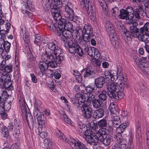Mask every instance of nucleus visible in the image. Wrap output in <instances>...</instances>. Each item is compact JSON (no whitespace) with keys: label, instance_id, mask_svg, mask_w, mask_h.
Returning a JSON list of instances; mask_svg holds the SVG:
<instances>
[{"label":"nucleus","instance_id":"38","mask_svg":"<svg viewBox=\"0 0 149 149\" xmlns=\"http://www.w3.org/2000/svg\"><path fill=\"white\" fill-rule=\"evenodd\" d=\"M127 126V124L125 123H124L119 125L118 126L116 127V131L117 133L120 134L123 133Z\"/></svg>","mask_w":149,"mask_h":149},{"label":"nucleus","instance_id":"33","mask_svg":"<svg viewBox=\"0 0 149 149\" xmlns=\"http://www.w3.org/2000/svg\"><path fill=\"white\" fill-rule=\"evenodd\" d=\"M83 97L85 99L86 101L90 103L92 102L95 98V96L91 93H85L83 94Z\"/></svg>","mask_w":149,"mask_h":149},{"label":"nucleus","instance_id":"62","mask_svg":"<svg viewBox=\"0 0 149 149\" xmlns=\"http://www.w3.org/2000/svg\"><path fill=\"white\" fill-rule=\"evenodd\" d=\"M117 121H120L119 117L118 116H113L111 118V120H110V122Z\"/></svg>","mask_w":149,"mask_h":149},{"label":"nucleus","instance_id":"23","mask_svg":"<svg viewBox=\"0 0 149 149\" xmlns=\"http://www.w3.org/2000/svg\"><path fill=\"white\" fill-rule=\"evenodd\" d=\"M97 136L96 134H93L91 136H84V137L86 142L91 144L92 143H95L98 142V137H96Z\"/></svg>","mask_w":149,"mask_h":149},{"label":"nucleus","instance_id":"55","mask_svg":"<svg viewBox=\"0 0 149 149\" xmlns=\"http://www.w3.org/2000/svg\"><path fill=\"white\" fill-rule=\"evenodd\" d=\"M111 12L112 13V16L116 17L119 12V9L117 7H115L112 9Z\"/></svg>","mask_w":149,"mask_h":149},{"label":"nucleus","instance_id":"63","mask_svg":"<svg viewBox=\"0 0 149 149\" xmlns=\"http://www.w3.org/2000/svg\"><path fill=\"white\" fill-rule=\"evenodd\" d=\"M99 3L101 6L102 9H106V3L104 1V0H100L99 1Z\"/></svg>","mask_w":149,"mask_h":149},{"label":"nucleus","instance_id":"14","mask_svg":"<svg viewBox=\"0 0 149 149\" xmlns=\"http://www.w3.org/2000/svg\"><path fill=\"white\" fill-rule=\"evenodd\" d=\"M81 114L86 119L91 118L92 114V109L87 105L82 107L80 109Z\"/></svg>","mask_w":149,"mask_h":149},{"label":"nucleus","instance_id":"18","mask_svg":"<svg viewBox=\"0 0 149 149\" xmlns=\"http://www.w3.org/2000/svg\"><path fill=\"white\" fill-rule=\"evenodd\" d=\"M51 12L54 19L56 21L60 20L61 18L60 8L54 6L51 9Z\"/></svg>","mask_w":149,"mask_h":149},{"label":"nucleus","instance_id":"35","mask_svg":"<svg viewBox=\"0 0 149 149\" xmlns=\"http://www.w3.org/2000/svg\"><path fill=\"white\" fill-rule=\"evenodd\" d=\"M111 112L114 114H117L119 113V109L116 105L114 104V103H110L109 107Z\"/></svg>","mask_w":149,"mask_h":149},{"label":"nucleus","instance_id":"56","mask_svg":"<svg viewBox=\"0 0 149 149\" xmlns=\"http://www.w3.org/2000/svg\"><path fill=\"white\" fill-rule=\"evenodd\" d=\"M139 2L142 3L145 8H149V0H140Z\"/></svg>","mask_w":149,"mask_h":149},{"label":"nucleus","instance_id":"46","mask_svg":"<svg viewBox=\"0 0 149 149\" xmlns=\"http://www.w3.org/2000/svg\"><path fill=\"white\" fill-rule=\"evenodd\" d=\"M44 115L43 113H42L40 115H39L36 118H37L38 124L39 125L42 126L46 122L45 120V118L44 117Z\"/></svg>","mask_w":149,"mask_h":149},{"label":"nucleus","instance_id":"3","mask_svg":"<svg viewBox=\"0 0 149 149\" xmlns=\"http://www.w3.org/2000/svg\"><path fill=\"white\" fill-rule=\"evenodd\" d=\"M120 27L122 29H123V33H122V36L126 42H128L131 40L132 38L130 34L133 36L134 37H137L138 36L137 33H140V29H138L135 26H130V31L125 29V27L124 26H120Z\"/></svg>","mask_w":149,"mask_h":149},{"label":"nucleus","instance_id":"1","mask_svg":"<svg viewBox=\"0 0 149 149\" xmlns=\"http://www.w3.org/2000/svg\"><path fill=\"white\" fill-rule=\"evenodd\" d=\"M9 73L1 71L0 69V73H1L0 85L6 90L12 91L13 87L12 86V81H11L10 76L8 74Z\"/></svg>","mask_w":149,"mask_h":149},{"label":"nucleus","instance_id":"64","mask_svg":"<svg viewBox=\"0 0 149 149\" xmlns=\"http://www.w3.org/2000/svg\"><path fill=\"white\" fill-rule=\"evenodd\" d=\"M5 111V108L3 109V112H1L0 115L1 116V118L3 120L6 119L7 117V115Z\"/></svg>","mask_w":149,"mask_h":149},{"label":"nucleus","instance_id":"12","mask_svg":"<svg viewBox=\"0 0 149 149\" xmlns=\"http://www.w3.org/2000/svg\"><path fill=\"white\" fill-rule=\"evenodd\" d=\"M22 112V115L24 120H26L29 127L33 124V120L31 115L29 112L28 113L25 103L22 104L20 105Z\"/></svg>","mask_w":149,"mask_h":149},{"label":"nucleus","instance_id":"37","mask_svg":"<svg viewBox=\"0 0 149 149\" xmlns=\"http://www.w3.org/2000/svg\"><path fill=\"white\" fill-rule=\"evenodd\" d=\"M105 27L108 33H113L115 31L111 22L109 21H107L106 22Z\"/></svg>","mask_w":149,"mask_h":149},{"label":"nucleus","instance_id":"17","mask_svg":"<svg viewBox=\"0 0 149 149\" xmlns=\"http://www.w3.org/2000/svg\"><path fill=\"white\" fill-rule=\"evenodd\" d=\"M10 45V43L8 41H5L3 39L0 38V52H2L4 50L6 52H8Z\"/></svg>","mask_w":149,"mask_h":149},{"label":"nucleus","instance_id":"51","mask_svg":"<svg viewBox=\"0 0 149 149\" xmlns=\"http://www.w3.org/2000/svg\"><path fill=\"white\" fill-rule=\"evenodd\" d=\"M40 39L41 37L40 36L38 35H36L35 36V39L34 40V43L39 47L40 46L41 42Z\"/></svg>","mask_w":149,"mask_h":149},{"label":"nucleus","instance_id":"39","mask_svg":"<svg viewBox=\"0 0 149 149\" xmlns=\"http://www.w3.org/2000/svg\"><path fill=\"white\" fill-rule=\"evenodd\" d=\"M92 104L93 107L94 108L97 109L101 106L103 102L99 99L95 98L92 102Z\"/></svg>","mask_w":149,"mask_h":149},{"label":"nucleus","instance_id":"9","mask_svg":"<svg viewBox=\"0 0 149 149\" xmlns=\"http://www.w3.org/2000/svg\"><path fill=\"white\" fill-rule=\"evenodd\" d=\"M56 47L54 51L47 50L45 53L48 54V53H52L51 54H54V55H53L54 57L56 58V61L58 62V64H60L62 61L64 60L65 57L62 54L63 52L62 50L58 46H56Z\"/></svg>","mask_w":149,"mask_h":149},{"label":"nucleus","instance_id":"34","mask_svg":"<svg viewBox=\"0 0 149 149\" xmlns=\"http://www.w3.org/2000/svg\"><path fill=\"white\" fill-rule=\"evenodd\" d=\"M109 130L106 128H101L99 129L98 132L96 134L98 138H99L100 136H104L107 134L109 133Z\"/></svg>","mask_w":149,"mask_h":149},{"label":"nucleus","instance_id":"43","mask_svg":"<svg viewBox=\"0 0 149 149\" xmlns=\"http://www.w3.org/2000/svg\"><path fill=\"white\" fill-rule=\"evenodd\" d=\"M56 46L55 43L53 42H49L47 44L46 47L48 48V49L46 48L45 50L46 51L47 50L49 51H54V49L56 47Z\"/></svg>","mask_w":149,"mask_h":149},{"label":"nucleus","instance_id":"8","mask_svg":"<svg viewBox=\"0 0 149 149\" xmlns=\"http://www.w3.org/2000/svg\"><path fill=\"white\" fill-rule=\"evenodd\" d=\"M52 53H48V54L45 53L43 54L41 56V59L44 61H47L48 67L50 66L52 68H55L57 66L58 62L56 61V58L54 57Z\"/></svg>","mask_w":149,"mask_h":149},{"label":"nucleus","instance_id":"15","mask_svg":"<svg viewBox=\"0 0 149 149\" xmlns=\"http://www.w3.org/2000/svg\"><path fill=\"white\" fill-rule=\"evenodd\" d=\"M70 144L73 149H87V147L81 141H76L74 139H71Z\"/></svg>","mask_w":149,"mask_h":149},{"label":"nucleus","instance_id":"31","mask_svg":"<svg viewBox=\"0 0 149 149\" xmlns=\"http://www.w3.org/2000/svg\"><path fill=\"white\" fill-rule=\"evenodd\" d=\"M52 0H42V5L44 9L47 11L50 9L51 7Z\"/></svg>","mask_w":149,"mask_h":149},{"label":"nucleus","instance_id":"7","mask_svg":"<svg viewBox=\"0 0 149 149\" xmlns=\"http://www.w3.org/2000/svg\"><path fill=\"white\" fill-rule=\"evenodd\" d=\"M119 86L117 84L114 82H109L107 83V95L110 98H111L116 97V93L118 91Z\"/></svg>","mask_w":149,"mask_h":149},{"label":"nucleus","instance_id":"20","mask_svg":"<svg viewBox=\"0 0 149 149\" xmlns=\"http://www.w3.org/2000/svg\"><path fill=\"white\" fill-rule=\"evenodd\" d=\"M134 12V16L136 20H139L141 18V16H142L144 13L143 6L142 5L138 6Z\"/></svg>","mask_w":149,"mask_h":149},{"label":"nucleus","instance_id":"59","mask_svg":"<svg viewBox=\"0 0 149 149\" xmlns=\"http://www.w3.org/2000/svg\"><path fill=\"white\" fill-rule=\"evenodd\" d=\"M74 73L73 74L75 76L76 78L77 79V78H78V81L80 82L81 81V77L80 76V74L78 72L74 71H73Z\"/></svg>","mask_w":149,"mask_h":149},{"label":"nucleus","instance_id":"53","mask_svg":"<svg viewBox=\"0 0 149 149\" xmlns=\"http://www.w3.org/2000/svg\"><path fill=\"white\" fill-rule=\"evenodd\" d=\"M111 75L110 76V78H109V79H111L112 81H115L118 79V76L117 74H115L114 70H111Z\"/></svg>","mask_w":149,"mask_h":149},{"label":"nucleus","instance_id":"32","mask_svg":"<svg viewBox=\"0 0 149 149\" xmlns=\"http://www.w3.org/2000/svg\"><path fill=\"white\" fill-rule=\"evenodd\" d=\"M83 96L81 97L78 100L74 101L73 103L74 104H77V106L78 107H82L87 105L86 101L85 99L83 97Z\"/></svg>","mask_w":149,"mask_h":149},{"label":"nucleus","instance_id":"40","mask_svg":"<svg viewBox=\"0 0 149 149\" xmlns=\"http://www.w3.org/2000/svg\"><path fill=\"white\" fill-rule=\"evenodd\" d=\"M87 52L88 55L91 57H93L95 56L96 53V55L97 56H100L99 54H98L99 53L98 50L95 48L92 49L90 47L89 49Z\"/></svg>","mask_w":149,"mask_h":149},{"label":"nucleus","instance_id":"2","mask_svg":"<svg viewBox=\"0 0 149 149\" xmlns=\"http://www.w3.org/2000/svg\"><path fill=\"white\" fill-rule=\"evenodd\" d=\"M72 27V23L70 22L67 23L65 19H61L58 23V28L59 30L58 31V35L61 36L65 31H68L73 35L74 30Z\"/></svg>","mask_w":149,"mask_h":149},{"label":"nucleus","instance_id":"54","mask_svg":"<svg viewBox=\"0 0 149 149\" xmlns=\"http://www.w3.org/2000/svg\"><path fill=\"white\" fill-rule=\"evenodd\" d=\"M54 4L55 7L61 8L62 6V0H54Z\"/></svg>","mask_w":149,"mask_h":149},{"label":"nucleus","instance_id":"57","mask_svg":"<svg viewBox=\"0 0 149 149\" xmlns=\"http://www.w3.org/2000/svg\"><path fill=\"white\" fill-rule=\"evenodd\" d=\"M9 32V29H7L6 30H0V35L1 37L3 39L6 36V34L8 33Z\"/></svg>","mask_w":149,"mask_h":149},{"label":"nucleus","instance_id":"27","mask_svg":"<svg viewBox=\"0 0 149 149\" xmlns=\"http://www.w3.org/2000/svg\"><path fill=\"white\" fill-rule=\"evenodd\" d=\"M104 111L103 108H101L95 110L93 113V117L95 119L102 117L104 115Z\"/></svg>","mask_w":149,"mask_h":149},{"label":"nucleus","instance_id":"50","mask_svg":"<svg viewBox=\"0 0 149 149\" xmlns=\"http://www.w3.org/2000/svg\"><path fill=\"white\" fill-rule=\"evenodd\" d=\"M61 117L68 124L72 126L73 122H72L71 119L68 118L67 115L65 114H63Z\"/></svg>","mask_w":149,"mask_h":149},{"label":"nucleus","instance_id":"13","mask_svg":"<svg viewBox=\"0 0 149 149\" xmlns=\"http://www.w3.org/2000/svg\"><path fill=\"white\" fill-rule=\"evenodd\" d=\"M120 82V83L119 86L118 87V91L116 93V97H115L112 98L111 99H114L115 100H119V99H121L124 97V93H123V91L125 87L127 88H128L129 86V84L127 82Z\"/></svg>","mask_w":149,"mask_h":149},{"label":"nucleus","instance_id":"42","mask_svg":"<svg viewBox=\"0 0 149 149\" xmlns=\"http://www.w3.org/2000/svg\"><path fill=\"white\" fill-rule=\"evenodd\" d=\"M107 92L105 90H102L101 93L98 96V99H99L102 102L106 101L107 97Z\"/></svg>","mask_w":149,"mask_h":149},{"label":"nucleus","instance_id":"52","mask_svg":"<svg viewBox=\"0 0 149 149\" xmlns=\"http://www.w3.org/2000/svg\"><path fill=\"white\" fill-rule=\"evenodd\" d=\"M81 1L83 3V7L85 10L90 8V6L91 5L89 3V0H81Z\"/></svg>","mask_w":149,"mask_h":149},{"label":"nucleus","instance_id":"24","mask_svg":"<svg viewBox=\"0 0 149 149\" xmlns=\"http://www.w3.org/2000/svg\"><path fill=\"white\" fill-rule=\"evenodd\" d=\"M105 82V79L104 77L100 76L96 79L95 81V84L96 88H101L103 87Z\"/></svg>","mask_w":149,"mask_h":149},{"label":"nucleus","instance_id":"11","mask_svg":"<svg viewBox=\"0 0 149 149\" xmlns=\"http://www.w3.org/2000/svg\"><path fill=\"white\" fill-rule=\"evenodd\" d=\"M65 45L66 47L70 46V48H68V49L70 53L74 54L76 53L81 56H83V49L77 43L71 41L69 43L66 44Z\"/></svg>","mask_w":149,"mask_h":149},{"label":"nucleus","instance_id":"29","mask_svg":"<svg viewBox=\"0 0 149 149\" xmlns=\"http://www.w3.org/2000/svg\"><path fill=\"white\" fill-rule=\"evenodd\" d=\"M47 24L50 30L53 32L57 31L58 34V31L59 30L58 28V23L54 24L53 23L52 21L50 20L47 22Z\"/></svg>","mask_w":149,"mask_h":149},{"label":"nucleus","instance_id":"45","mask_svg":"<svg viewBox=\"0 0 149 149\" xmlns=\"http://www.w3.org/2000/svg\"><path fill=\"white\" fill-rule=\"evenodd\" d=\"M120 14L118 15L119 17L121 19H128V14L125 9H121L120 10Z\"/></svg>","mask_w":149,"mask_h":149},{"label":"nucleus","instance_id":"41","mask_svg":"<svg viewBox=\"0 0 149 149\" xmlns=\"http://www.w3.org/2000/svg\"><path fill=\"white\" fill-rule=\"evenodd\" d=\"M85 90L87 93H94L95 91H96L97 93H100L99 90L95 88V87L91 86H88L86 87Z\"/></svg>","mask_w":149,"mask_h":149},{"label":"nucleus","instance_id":"10","mask_svg":"<svg viewBox=\"0 0 149 149\" xmlns=\"http://www.w3.org/2000/svg\"><path fill=\"white\" fill-rule=\"evenodd\" d=\"M5 60L2 61L0 64V69L1 71L7 72H11L13 70V66L10 64H8L7 60L11 58V56L9 55H5L3 58Z\"/></svg>","mask_w":149,"mask_h":149},{"label":"nucleus","instance_id":"44","mask_svg":"<svg viewBox=\"0 0 149 149\" xmlns=\"http://www.w3.org/2000/svg\"><path fill=\"white\" fill-rule=\"evenodd\" d=\"M56 133L58 138L60 139H62L65 142L67 143L68 141V140L66 138L60 130H57V131L56 132Z\"/></svg>","mask_w":149,"mask_h":149},{"label":"nucleus","instance_id":"6","mask_svg":"<svg viewBox=\"0 0 149 149\" xmlns=\"http://www.w3.org/2000/svg\"><path fill=\"white\" fill-rule=\"evenodd\" d=\"M93 29L91 25L86 24L83 28V39L85 42L89 41L94 36L93 32Z\"/></svg>","mask_w":149,"mask_h":149},{"label":"nucleus","instance_id":"26","mask_svg":"<svg viewBox=\"0 0 149 149\" xmlns=\"http://www.w3.org/2000/svg\"><path fill=\"white\" fill-rule=\"evenodd\" d=\"M85 71L84 74V77H89V78H93L94 77L95 74L93 71L89 68H86L83 69L81 71L83 72Z\"/></svg>","mask_w":149,"mask_h":149},{"label":"nucleus","instance_id":"22","mask_svg":"<svg viewBox=\"0 0 149 149\" xmlns=\"http://www.w3.org/2000/svg\"><path fill=\"white\" fill-rule=\"evenodd\" d=\"M63 36L61 37V39L65 43H64L65 47L66 48L68 47V48H70V46H66L65 45L66 43H69L71 41H73L72 40H70L68 42L67 40L69 38H71L73 37V35L71 34L68 31H65L63 33V34H62Z\"/></svg>","mask_w":149,"mask_h":149},{"label":"nucleus","instance_id":"4","mask_svg":"<svg viewBox=\"0 0 149 149\" xmlns=\"http://www.w3.org/2000/svg\"><path fill=\"white\" fill-rule=\"evenodd\" d=\"M65 10L64 15L66 18L74 22L77 21L78 17L75 15L72 4L69 1L65 3Z\"/></svg>","mask_w":149,"mask_h":149},{"label":"nucleus","instance_id":"5","mask_svg":"<svg viewBox=\"0 0 149 149\" xmlns=\"http://www.w3.org/2000/svg\"><path fill=\"white\" fill-rule=\"evenodd\" d=\"M140 33L138 35L139 40L146 44L149 41V23L146 22L143 27L140 28Z\"/></svg>","mask_w":149,"mask_h":149},{"label":"nucleus","instance_id":"61","mask_svg":"<svg viewBox=\"0 0 149 149\" xmlns=\"http://www.w3.org/2000/svg\"><path fill=\"white\" fill-rule=\"evenodd\" d=\"M13 101H9L7 104H6L5 106H4V108H5V110H6V111H9L11 107V105L10 103Z\"/></svg>","mask_w":149,"mask_h":149},{"label":"nucleus","instance_id":"47","mask_svg":"<svg viewBox=\"0 0 149 149\" xmlns=\"http://www.w3.org/2000/svg\"><path fill=\"white\" fill-rule=\"evenodd\" d=\"M97 124L100 127H105L107 125V121L106 118H103L99 121Z\"/></svg>","mask_w":149,"mask_h":149},{"label":"nucleus","instance_id":"21","mask_svg":"<svg viewBox=\"0 0 149 149\" xmlns=\"http://www.w3.org/2000/svg\"><path fill=\"white\" fill-rule=\"evenodd\" d=\"M115 74H117L118 76V80L120 82H123V81L127 82L126 78H125L124 75L123 73L122 69L121 66L119 65L117 68V71L116 72L114 70Z\"/></svg>","mask_w":149,"mask_h":149},{"label":"nucleus","instance_id":"25","mask_svg":"<svg viewBox=\"0 0 149 149\" xmlns=\"http://www.w3.org/2000/svg\"><path fill=\"white\" fill-rule=\"evenodd\" d=\"M90 8L85 10L86 11L88 14V15L89 17L91 19L92 21H94L96 18V14L95 12L94 8L92 5L90 6Z\"/></svg>","mask_w":149,"mask_h":149},{"label":"nucleus","instance_id":"16","mask_svg":"<svg viewBox=\"0 0 149 149\" xmlns=\"http://www.w3.org/2000/svg\"><path fill=\"white\" fill-rule=\"evenodd\" d=\"M14 124L16 128L13 132V136L15 138L18 139L19 138L20 134L19 129L21 127V123L19 119H16L14 120Z\"/></svg>","mask_w":149,"mask_h":149},{"label":"nucleus","instance_id":"19","mask_svg":"<svg viewBox=\"0 0 149 149\" xmlns=\"http://www.w3.org/2000/svg\"><path fill=\"white\" fill-rule=\"evenodd\" d=\"M112 141L111 136L110 135H107L104 136H100L98 138V142H101L106 146L109 145Z\"/></svg>","mask_w":149,"mask_h":149},{"label":"nucleus","instance_id":"48","mask_svg":"<svg viewBox=\"0 0 149 149\" xmlns=\"http://www.w3.org/2000/svg\"><path fill=\"white\" fill-rule=\"evenodd\" d=\"M78 130L80 134L81 135L82 134H84L85 131L86 130V127H85L84 125H78Z\"/></svg>","mask_w":149,"mask_h":149},{"label":"nucleus","instance_id":"60","mask_svg":"<svg viewBox=\"0 0 149 149\" xmlns=\"http://www.w3.org/2000/svg\"><path fill=\"white\" fill-rule=\"evenodd\" d=\"M127 142L125 141L124 144H118V146L120 149H127Z\"/></svg>","mask_w":149,"mask_h":149},{"label":"nucleus","instance_id":"36","mask_svg":"<svg viewBox=\"0 0 149 149\" xmlns=\"http://www.w3.org/2000/svg\"><path fill=\"white\" fill-rule=\"evenodd\" d=\"M45 62L40 61L38 64L39 68L42 73L47 70L48 68L47 63Z\"/></svg>","mask_w":149,"mask_h":149},{"label":"nucleus","instance_id":"28","mask_svg":"<svg viewBox=\"0 0 149 149\" xmlns=\"http://www.w3.org/2000/svg\"><path fill=\"white\" fill-rule=\"evenodd\" d=\"M109 34V37L113 45L115 46L118 45V37L115 31L113 33H111Z\"/></svg>","mask_w":149,"mask_h":149},{"label":"nucleus","instance_id":"49","mask_svg":"<svg viewBox=\"0 0 149 149\" xmlns=\"http://www.w3.org/2000/svg\"><path fill=\"white\" fill-rule=\"evenodd\" d=\"M40 107L38 106V104H36L35 106V109L34 111L33 115L34 117H37L39 115H40L42 113H41L40 110Z\"/></svg>","mask_w":149,"mask_h":149},{"label":"nucleus","instance_id":"58","mask_svg":"<svg viewBox=\"0 0 149 149\" xmlns=\"http://www.w3.org/2000/svg\"><path fill=\"white\" fill-rule=\"evenodd\" d=\"M93 134H93V132L90 129L87 130L86 129L84 135L85 136H88Z\"/></svg>","mask_w":149,"mask_h":149},{"label":"nucleus","instance_id":"30","mask_svg":"<svg viewBox=\"0 0 149 149\" xmlns=\"http://www.w3.org/2000/svg\"><path fill=\"white\" fill-rule=\"evenodd\" d=\"M128 14V19H130L131 21H133L134 18V10L133 7L130 6H127L125 9Z\"/></svg>","mask_w":149,"mask_h":149}]
</instances>
